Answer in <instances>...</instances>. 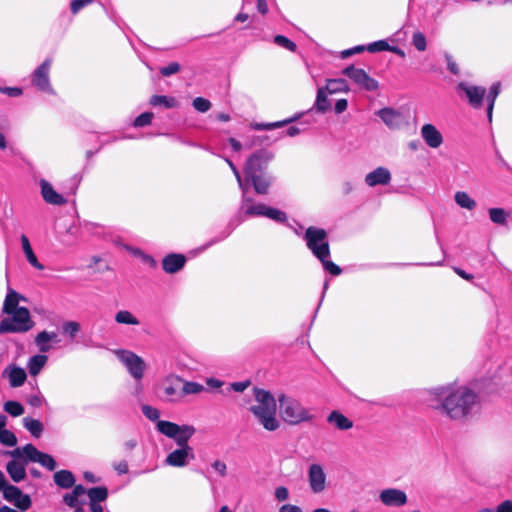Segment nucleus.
<instances>
[{"label":"nucleus","instance_id":"nucleus-1","mask_svg":"<svg viewBox=\"0 0 512 512\" xmlns=\"http://www.w3.org/2000/svg\"><path fill=\"white\" fill-rule=\"evenodd\" d=\"M476 394L467 388H459L431 404V408L435 411L444 413L452 420H460L465 418L476 402Z\"/></svg>","mask_w":512,"mask_h":512},{"label":"nucleus","instance_id":"nucleus-2","mask_svg":"<svg viewBox=\"0 0 512 512\" xmlns=\"http://www.w3.org/2000/svg\"><path fill=\"white\" fill-rule=\"evenodd\" d=\"M256 405L250 407V411L257 418L258 422L268 431H275L280 427L276 417L277 403L271 392L254 388Z\"/></svg>","mask_w":512,"mask_h":512},{"label":"nucleus","instance_id":"nucleus-3","mask_svg":"<svg viewBox=\"0 0 512 512\" xmlns=\"http://www.w3.org/2000/svg\"><path fill=\"white\" fill-rule=\"evenodd\" d=\"M278 402L280 417L289 425H298L313 418L309 410L293 397L280 394L278 395Z\"/></svg>","mask_w":512,"mask_h":512},{"label":"nucleus","instance_id":"nucleus-4","mask_svg":"<svg viewBox=\"0 0 512 512\" xmlns=\"http://www.w3.org/2000/svg\"><path fill=\"white\" fill-rule=\"evenodd\" d=\"M303 239L312 254L319 260L330 257V246L326 230L315 226L306 229Z\"/></svg>","mask_w":512,"mask_h":512},{"label":"nucleus","instance_id":"nucleus-5","mask_svg":"<svg viewBox=\"0 0 512 512\" xmlns=\"http://www.w3.org/2000/svg\"><path fill=\"white\" fill-rule=\"evenodd\" d=\"M11 314V319L6 318L0 322V333L26 332L31 329L32 322L27 308L20 307Z\"/></svg>","mask_w":512,"mask_h":512},{"label":"nucleus","instance_id":"nucleus-6","mask_svg":"<svg viewBox=\"0 0 512 512\" xmlns=\"http://www.w3.org/2000/svg\"><path fill=\"white\" fill-rule=\"evenodd\" d=\"M274 158V153L267 149H259L249 156L244 165L245 175L267 173L269 162Z\"/></svg>","mask_w":512,"mask_h":512},{"label":"nucleus","instance_id":"nucleus-7","mask_svg":"<svg viewBox=\"0 0 512 512\" xmlns=\"http://www.w3.org/2000/svg\"><path fill=\"white\" fill-rule=\"evenodd\" d=\"M118 359L125 365L128 372L136 380H141L146 369L145 361L132 351L118 350L116 352Z\"/></svg>","mask_w":512,"mask_h":512},{"label":"nucleus","instance_id":"nucleus-8","mask_svg":"<svg viewBox=\"0 0 512 512\" xmlns=\"http://www.w3.org/2000/svg\"><path fill=\"white\" fill-rule=\"evenodd\" d=\"M457 93L465 95L469 105L474 109H480L486 94V89L481 86L471 85L467 82H459L456 86Z\"/></svg>","mask_w":512,"mask_h":512},{"label":"nucleus","instance_id":"nucleus-9","mask_svg":"<svg viewBox=\"0 0 512 512\" xmlns=\"http://www.w3.org/2000/svg\"><path fill=\"white\" fill-rule=\"evenodd\" d=\"M342 73L366 91H376L379 87L377 80L371 78L363 69L356 68L353 65L346 67Z\"/></svg>","mask_w":512,"mask_h":512},{"label":"nucleus","instance_id":"nucleus-10","mask_svg":"<svg viewBox=\"0 0 512 512\" xmlns=\"http://www.w3.org/2000/svg\"><path fill=\"white\" fill-rule=\"evenodd\" d=\"M52 59L47 58L41 65H39L32 74V84L39 90L47 93H54L50 84L49 71Z\"/></svg>","mask_w":512,"mask_h":512},{"label":"nucleus","instance_id":"nucleus-11","mask_svg":"<svg viewBox=\"0 0 512 512\" xmlns=\"http://www.w3.org/2000/svg\"><path fill=\"white\" fill-rule=\"evenodd\" d=\"M23 453L26 456L25 463L27 461L37 462L49 471H53L56 468L54 458L47 453L39 451L33 444H26L23 447Z\"/></svg>","mask_w":512,"mask_h":512},{"label":"nucleus","instance_id":"nucleus-12","mask_svg":"<svg viewBox=\"0 0 512 512\" xmlns=\"http://www.w3.org/2000/svg\"><path fill=\"white\" fill-rule=\"evenodd\" d=\"M182 378L176 375H169L162 383L165 400L172 403L180 402L182 399L181 390Z\"/></svg>","mask_w":512,"mask_h":512},{"label":"nucleus","instance_id":"nucleus-13","mask_svg":"<svg viewBox=\"0 0 512 512\" xmlns=\"http://www.w3.org/2000/svg\"><path fill=\"white\" fill-rule=\"evenodd\" d=\"M308 482L313 493L319 494L326 489V474L320 464H312L308 469Z\"/></svg>","mask_w":512,"mask_h":512},{"label":"nucleus","instance_id":"nucleus-14","mask_svg":"<svg viewBox=\"0 0 512 512\" xmlns=\"http://www.w3.org/2000/svg\"><path fill=\"white\" fill-rule=\"evenodd\" d=\"M195 455L192 447L180 448L169 453L165 459V463L171 467H184L188 460H193Z\"/></svg>","mask_w":512,"mask_h":512},{"label":"nucleus","instance_id":"nucleus-15","mask_svg":"<svg viewBox=\"0 0 512 512\" xmlns=\"http://www.w3.org/2000/svg\"><path fill=\"white\" fill-rule=\"evenodd\" d=\"M379 498L386 506L400 507L407 503V495L404 491L396 488H388L381 491Z\"/></svg>","mask_w":512,"mask_h":512},{"label":"nucleus","instance_id":"nucleus-16","mask_svg":"<svg viewBox=\"0 0 512 512\" xmlns=\"http://www.w3.org/2000/svg\"><path fill=\"white\" fill-rule=\"evenodd\" d=\"M421 137L430 148L436 149L443 143V136L433 124H424L421 127Z\"/></svg>","mask_w":512,"mask_h":512},{"label":"nucleus","instance_id":"nucleus-17","mask_svg":"<svg viewBox=\"0 0 512 512\" xmlns=\"http://www.w3.org/2000/svg\"><path fill=\"white\" fill-rule=\"evenodd\" d=\"M39 184L41 187V195L46 203L58 206L66 204L67 200L56 192L47 180L41 179Z\"/></svg>","mask_w":512,"mask_h":512},{"label":"nucleus","instance_id":"nucleus-18","mask_svg":"<svg viewBox=\"0 0 512 512\" xmlns=\"http://www.w3.org/2000/svg\"><path fill=\"white\" fill-rule=\"evenodd\" d=\"M246 180L250 181L256 193L265 195L273 183V177L268 173L245 175Z\"/></svg>","mask_w":512,"mask_h":512},{"label":"nucleus","instance_id":"nucleus-19","mask_svg":"<svg viewBox=\"0 0 512 512\" xmlns=\"http://www.w3.org/2000/svg\"><path fill=\"white\" fill-rule=\"evenodd\" d=\"M391 181V173L385 167H378L365 176V183L369 187L388 185Z\"/></svg>","mask_w":512,"mask_h":512},{"label":"nucleus","instance_id":"nucleus-20","mask_svg":"<svg viewBox=\"0 0 512 512\" xmlns=\"http://www.w3.org/2000/svg\"><path fill=\"white\" fill-rule=\"evenodd\" d=\"M186 263V258L182 254H169L162 260L163 270L167 273H176L181 270Z\"/></svg>","mask_w":512,"mask_h":512},{"label":"nucleus","instance_id":"nucleus-21","mask_svg":"<svg viewBox=\"0 0 512 512\" xmlns=\"http://www.w3.org/2000/svg\"><path fill=\"white\" fill-rule=\"evenodd\" d=\"M377 115L391 129L398 128L401 124V114L392 108H382Z\"/></svg>","mask_w":512,"mask_h":512},{"label":"nucleus","instance_id":"nucleus-22","mask_svg":"<svg viewBox=\"0 0 512 512\" xmlns=\"http://www.w3.org/2000/svg\"><path fill=\"white\" fill-rule=\"evenodd\" d=\"M327 422L341 431H346L353 427V422L338 410H333L327 416Z\"/></svg>","mask_w":512,"mask_h":512},{"label":"nucleus","instance_id":"nucleus-23","mask_svg":"<svg viewBox=\"0 0 512 512\" xmlns=\"http://www.w3.org/2000/svg\"><path fill=\"white\" fill-rule=\"evenodd\" d=\"M53 480L55 484L63 489H70L75 484V476L70 470H59L54 473Z\"/></svg>","mask_w":512,"mask_h":512},{"label":"nucleus","instance_id":"nucleus-24","mask_svg":"<svg viewBox=\"0 0 512 512\" xmlns=\"http://www.w3.org/2000/svg\"><path fill=\"white\" fill-rule=\"evenodd\" d=\"M24 464L26 463L11 460L6 465L7 473L9 474L10 478L16 483L24 480L26 477V470Z\"/></svg>","mask_w":512,"mask_h":512},{"label":"nucleus","instance_id":"nucleus-25","mask_svg":"<svg viewBox=\"0 0 512 512\" xmlns=\"http://www.w3.org/2000/svg\"><path fill=\"white\" fill-rule=\"evenodd\" d=\"M20 240H21L23 252H24L25 257H26L27 261L29 262V264H31L34 268H36L38 270H43L44 267L38 261L35 253L33 252V249L31 247L28 237L26 235L22 234L20 237Z\"/></svg>","mask_w":512,"mask_h":512},{"label":"nucleus","instance_id":"nucleus-26","mask_svg":"<svg viewBox=\"0 0 512 512\" xmlns=\"http://www.w3.org/2000/svg\"><path fill=\"white\" fill-rule=\"evenodd\" d=\"M195 432L196 429L194 426L188 424L181 425L179 434H177V436L174 437L173 439L180 448L190 447L188 442L191 439V437L195 434Z\"/></svg>","mask_w":512,"mask_h":512},{"label":"nucleus","instance_id":"nucleus-27","mask_svg":"<svg viewBox=\"0 0 512 512\" xmlns=\"http://www.w3.org/2000/svg\"><path fill=\"white\" fill-rule=\"evenodd\" d=\"M157 430L168 438H174L179 434L181 425L167 420H158Z\"/></svg>","mask_w":512,"mask_h":512},{"label":"nucleus","instance_id":"nucleus-28","mask_svg":"<svg viewBox=\"0 0 512 512\" xmlns=\"http://www.w3.org/2000/svg\"><path fill=\"white\" fill-rule=\"evenodd\" d=\"M20 300H25V298L18 294L15 290H10L5 298L3 311L7 314H11L13 311L19 308L18 304Z\"/></svg>","mask_w":512,"mask_h":512},{"label":"nucleus","instance_id":"nucleus-29","mask_svg":"<svg viewBox=\"0 0 512 512\" xmlns=\"http://www.w3.org/2000/svg\"><path fill=\"white\" fill-rule=\"evenodd\" d=\"M27 379L25 370L21 367L13 366L9 372V382L11 387L22 386Z\"/></svg>","mask_w":512,"mask_h":512},{"label":"nucleus","instance_id":"nucleus-30","mask_svg":"<svg viewBox=\"0 0 512 512\" xmlns=\"http://www.w3.org/2000/svg\"><path fill=\"white\" fill-rule=\"evenodd\" d=\"M48 357L46 355H35L31 357L28 361V370L30 375L36 376L40 373V371L45 366Z\"/></svg>","mask_w":512,"mask_h":512},{"label":"nucleus","instance_id":"nucleus-31","mask_svg":"<svg viewBox=\"0 0 512 512\" xmlns=\"http://www.w3.org/2000/svg\"><path fill=\"white\" fill-rule=\"evenodd\" d=\"M149 103L152 106H164L165 108H175L178 106V101L175 97L166 95H153Z\"/></svg>","mask_w":512,"mask_h":512},{"label":"nucleus","instance_id":"nucleus-32","mask_svg":"<svg viewBox=\"0 0 512 512\" xmlns=\"http://www.w3.org/2000/svg\"><path fill=\"white\" fill-rule=\"evenodd\" d=\"M314 106L316 110L320 113H325L330 109L331 103L327 98V91L325 90L324 87L318 88Z\"/></svg>","mask_w":512,"mask_h":512},{"label":"nucleus","instance_id":"nucleus-33","mask_svg":"<svg viewBox=\"0 0 512 512\" xmlns=\"http://www.w3.org/2000/svg\"><path fill=\"white\" fill-rule=\"evenodd\" d=\"M299 117H300V115H297V116H294L292 118H289V119H286L283 121H277V122H272V123H252L251 128L254 130H258V131L259 130H272L275 128H280L282 126H285V125L295 121Z\"/></svg>","mask_w":512,"mask_h":512},{"label":"nucleus","instance_id":"nucleus-34","mask_svg":"<svg viewBox=\"0 0 512 512\" xmlns=\"http://www.w3.org/2000/svg\"><path fill=\"white\" fill-rule=\"evenodd\" d=\"M90 502H103L108 498V489L105 486L92 487L87 490Z\"/></svg>","mask_w":512,"mask_h":512},{"label":"nucleus","instance_id":"nucleus-35","mask_svg":"<svg viewBox=\"0 0 512 512\" xmlns=\"http://www.w3.org/2000/svg\"><path fill=\"white\" fill-rule=\"evenodd\" d=\"M454 200L461 208L473 210L476 207V202L466 192L458 191L455 193Z\"/></svg>","mask_w":512,"mask_h":512},{"label":"nucleus","instance_id":"nucleus-36","mask_svg":"<svg viewBox=\"0 0 512 512\" xmlns=\"http://www.w3.org/2000/svg\"><path fill=\"white\" fill-rule=\"evenodd\" d=\"M24 427L32 434V436L39 438L43 432V424L37 420L30 417H25L23 419Z\"/></svg>","mask_w":512,"mask_h":512},{"label":"nucleus","instance_id":"nucleus-37","mask_svg":"<svg viewBox=\"0 0 512 512\" xmlns=\"http://www.w3.org/2000/svg\"><path fill=\"white\" fill-rule=\"evenodd\" d=\"M325 90L330 93L347 92L349 90L348 85L344 79H329L327 85L324 87Z\"/></svg>","mask_w":512,"mask_h":512},{"label":"nucleus","instance_id":"nucleus-38","mask_svg":"<svg viewBox=\"0 0 512 512\" xmlns=\"http://www.w3.org/2000/svg\"><path fill=\"white\" fill-rule=\"evenodd\" d=\"M182 398L191 394H199L205 390L204 386L197 382L186 381L182 379L181 384Z\"/></svg>","mask_w":512,"mask_h":512},{"label":"nucleus","instance_id":"nucleus-39","mask_svg":"<svg viewBox=\"0 0 512 512\" xmlns=\"http://www.w3.org/2000/svg\"><path fill=\"white\" fill-rule=\"evenodd\" d=\"M56 336L57 335L55 332L49 333L47 331H42V332L38 333L35 338V342L40 347V351L41 352L49 351L50 346L47 345V342L54 339Z\"/></svg>","mask_w":512,"mask_h":512},{"label":"nucleus","instance_id":"nucleus-40","mask_svg":"<svg viewBox=\"0 0 512 512\" xmlns=\"http://www.w3.org/2000/svg\"><path fill=\"white\" fill-rule=\"evenodd\" d=\"M242 208L244 210V214L246 216H263L264 211L266 208L265 204H252V201L250 203H242Z\"/></svg>","mask_w":512,"mask_h":512},{"label":"nucleus","instance_id":"nucleus-41","mask_svg":"<svg viewBox=\"0 0 512 512\" xmlns=\"http://www.w3.org/2000/svg\"><path fill=\"white\" fill-rule=\"evenodd\" d=\"M263 216L278 223H284L287 221V215L285 212L269 206H266Z\"/></svg>","mask_w":512,"mask_h":512},{"label":"nucleus","instance_id":"nucleus-42","mask_svg":"<svg viewBox=\"0 0 512 512\" xmlns=\"http://www.w3.org/2000/svg\"><path fill=\"white\" fill-rule=\"evenodd\" d=\"M263 216L278 223H284L287 221V215L285 212L269 206H266Z\"/></svg>","mask_w":512,"mask_h":512},{"label":"nucleus","instance_id":"nucleus-43","mask_svg":"<svg viewBox=\"0 0 512 512\" xmlns=\"http://www.w3.org/2000/svg\"><path fill=\"white\" fill-rule=\"evenodd\" d=\"M489 217L493 223L505 225L507 222L508 214L502 208H490Z\"/></svg>","mask_w":512,"mask_h":512},{"label":"nucleus","instance_id":"nucleus-44","mask_svg":"<svg viewBox=\"0 0 512 512\" xmlns=\"http://www.w3.org/2000/svg\"><path fill=\"white\" fill-rule=\"evenodd\" d=\"M4 410L13 417L21 416L24 413L23 405L13 400L4 403Z\"/></svg>","mask_w":512,"mask_h":512},{"label":"nucleus","instance_id":"nucleus-45","mask_svg":"<svg viewBox=\"0 0 512 512\" xmlns=\"http://www.w3.org/2000/svg\"><path fill=\"white\" fill-rule=\"evenodd\" d=\"M0 491L3 492V497L9 502H14L19 498V496H21L20 488L9 483H7L5 488H2Z\"/></svg>","mask_w":512,"mask_h":512},{"label":"nucleus","instance_id":"nucleus-46","mask_svg":"<svg viewBox=\"0 0 512 512\" xmlns=\"http://www.w3.org/2000/svg\"><path fill=\"white\" fill-rule=\"evenodd\" d=\"M115 320L117 323H120V324H128V325H138L139 324L138 319L136 317H134L127 310L119 311L115 316Z\"/></svg>","mask_w":512,"mask_h":512},{"label":"nucleus","instance_id":"nucleus-47","mask_svg":"<svg viewBox=\"0 0 512 512\" xmlns=\"http://www.w3.org/2000/svg\"><path fill=\"white\" fill-rule=\"evenodd\" d=\"M0 442L6 446L13 447L17 444L15 434L7 429L0 431Z\"/></svg>","mask_w":512,"mask_h":512},{"label":"nucleus","instance_id":"nucleus-48","mask_svg":"<svg viewBox=\"0 0 512 512\" xmlns=\"http://www.w3.org/2000/svg\"><path fill=\"white\" fill-rule=\"evenodd\" d=\"M274 43L292 52L296 51L297 48V45L293 41L283 35H276L274 37Z\"/></svg>","mask_w":512,"mask_h":512},{"label":"nucleus","instance_id":"nucleus-49","mask_svg":"<svg viewBox=\"0 0 512 512\" xmlns=\"http://www.w3.org/2000/svg\"><path fill=\"white\" fill-rule=\"evenodd\" d=\"M412 44L418 51H425L427 47L425 35L420 31L415 32L412 36Z\"/></svg>","mask_w":512,"mask_h":512},{"label":"nucleus","instance_id":"nucleus-50","mask_svg":"<svg viewBox=\"0 0 512 512\" xmlns=\"http://www.w3.org/2000/svg\"><path fill=\"white\" fill-rule=\"evenodd\" d=\"M154 115L152 112H144L140 114L133 122L134 127H144L151 123Z\"/></svg>","mask_w":512,"mask_h":512},{"label":"nucleus","instance_id":"nucleus-51","mask_svg":"<svg viewBox=\"0 0 512 512\" xmlns=\"http://www.w3.org/2000/svg\"><path fill=\"white\" fill-rule=\"evenodd\" d=\"M63 332L74 338L80 331V324L76 321H67L62 326Z\"/></svg>","mask_w":512,"mask_h":512},{"label":"nucleus","instance_id":"nucleus-52","mask_svg":"<svg viewBox=\"0 0 512 512\" xmlns=\"http://www.w3.org/2000/svg\"><path fill=\"white\" fill-rule=\"evenodd\" d=\"M13 503L18 509L23 511L29 509L32 505L30 496L28 494H23L22 492L21 496H19V498H17Z\"/></svg>","mask_w":512,"mask_h":512},{"label":"nucleus","instance_id":"nucleus-53","mask_svg":"<svg viewBox=\"0 0 512 512\" xmlns=\"http://www.w3.org/2000/svg\"><path fill=\"white\" fill-rule=\"evenodd\" d=\"M193 107L197 111L204 113L210 109L211 103L209 100H207L205 98L197 97L193 100Z\"/></svg>","mask_w":512,"mask_h":512},{"label":"nucleus","instance_id":"nucleus-54","mask_svg":"<svg viewBox=\"0 0 512 512\" xmlns=\"http://www.w3.org/2000/svg\"><path fill=\"white\" fill-rule=\"evenodd\" d=\"M181 70V66L177 62H171L165 67H162L160 69V74L164 77H169L173 74L178 73Z\"/></svg>","mask_w":512,"mask_h":512},{"label":"nucleus","instance_id":"nucleus-55","mask_svg":"<svg viewBox=\"0 0 512 512\" xmlns=\"http://www.w3.org/2000/svg\"><path fill=\"white\" fill-rule=\"evenodd\" d=\"M388 49H390V45L385 40H379L367 46V50L371 53L388 51Z\"/></svg>","mask_w":512,"mask_h":512},{"label":"nucleus","instance_id":"nucleus-56","mask_svg":"<svg viewBox=\"0 0 512 512\" xmlns=\"http://www.w3.org/2000/svg\"><path fill=\"white\" fill-rule=\"evenodd\" d=\"M142 412L151 421H156L160 417V411L150 405H143Z\"/></svg>","mask_w":512,"mask_h":512},{"label":"nucleus","instance_id":"nucleus-57","mask_svg":"<svg viewBox=\"0 0 512 512\" xmlns=\"http://www.w3.org/2000/svg\"><path fill=\"white\" fill-rule=\"evenodd\" d=\"M323 264V267L326 271L331 273L334 276H337L341 273V268L329 260V258H325L324 260H320Z\"/></svg>","mask_w":512,"mask_h":512},{"label":"nucleus","instance_id":"nucleus-58","mask_svg":"<svg viewBox=\"0 0 512 512\" xmlns=\"http://www.w3.org/2000/svg\"><path fill=\"white\" fill-rule=\"evenodd\" d=\"M93 0H73L70 4V9L73 14H77L82 8L91 4Z\"/></svg>","mask_w":512,"mask_h":512},{"label":"nucleus","instance_id":"nucleus-59","mask_svg":"<svg viewBox=\"0 0 512 512\" xmlns=\"http://www.w3.org/2000/svg\"><path fill=\"white\" fill-rule=\"evenodd\" d=\"M484 99H486V102H487V117H488V120L491 122L493 108H494V104H495L497 97L492 96L489 93H486Z\"/></svg>","mask_w":512,"mask_h":512},{"label":"nucleus","instance_id":"nucleus-60","mask_svg":"<svg viewBox=\"0 0 512 512\" xmlns=\"http://www.w3.org/2000/svg\"><path fill=\"white\" fill-rule=\"evenodd\" d=\"M265 139H267V137L252 136L247 139V141L244 144V147H246L247 149H250L254 146L262 144Z\"/></svg>","mask_w":512,"mask_h":512},{"label":"nucleus","instance_id":"nucleus-61","mask_svg":"<svg viewBox=\"0 0 512 512\" xmlns=\"http://www.w3.org/2000/svg\"><path fill=\"white\" fill-rule=\"evenodd\" d=\"M63 502L70 508L72 507H76V505L79 504V500H78V497L75 496L72 492L71 493H66L64 496H63Z\"/></svg>","mask_w":512,"mask_h":512},{"label":"nucleus","instance_id":"nucleus-62","mask_svg":"<svg viewBox=\"0 0 512 512\" xmlns=\"http://www.w3.org/2000/svg\"><path fill=\"white\" fill-rule=\"evenodd\" d=\"M445 59H446V62H447L448 70L452 74L458 75L459 74V68H458V65L456 64V62L453 60L452 56L449 55V54H445Z\"/></svg>","mask_w":512,"mask_h":512},{"label":"nucleus","instance_id":"nucleus-63","mask_svg":"<svg viewBox=\"0 0 512 512\" xmlns=\"http://www.w3.org/2000/svg\"><path fill=\"white\" fill-rule=\"evenodd\" d=\"M212 467L222 476L225 477L227 474V466L226 464L221 460H215L212 463Z\"/></svg>","mask_w":512,"mask_h":512},{"label":"nucleus","instance_id":"nucleus-64","mask_svg":"<svg viewBox=\"0 0 512 512\" xmlns=\"http://www.w3.org/2000/svg\"><path fill=\"white\" fill-rule=\"evenodd\" d=\"M497 512H512V500H505L497 507Z\"/></svg>","mask_w":512,"mask_h":512}]
</instances>
